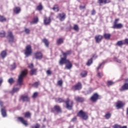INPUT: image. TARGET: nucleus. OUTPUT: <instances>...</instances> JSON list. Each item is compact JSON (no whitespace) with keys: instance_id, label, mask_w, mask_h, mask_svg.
<instances>
[{"instance_id":"37","label":"nucleus","mask_w":128,"mask_h":128,"mask_svg":"<svg viewBox=\"0 0 128 128\" xmlns=\"http://www.w3.org/2000/svg\"><path fill=\"white\" fill-rule=\"evenodd\" d=\"M8 82H9L10 84H12L14 82V80L13 78H10L8 80Z\"/></svg>"},{"instance_id":"61","label":"nucleus","mask_w":128,"mask_h":128,"mask_svg":"<svg viewBox=\"0 0 128 128\" xmlns=\"http://www.w3.org/2000/svg\"><path fill=\"white\" fill-rule=\"evenodd\" d=\"M76 117L73 118L72 120V122H76Z\"/></svg>"},{"instance_id":"26","label":"nucleus","mask_w":128,"mask_h":128,"mask_svg":"<svg viewBox=\"0 0 128 128\" xmlns=\"http://www.w3.org/2000/svg\"><path fill=\"white\" fill-rule=\"evenodd\" d=\"M63 43H64V40H62V38H60L57 40L56 44L58 46H60V44H63Z\"/></svg>"},{"instance_id":"21","label":"nucleus","mask_w":128,"mask_h":128,"mask_svg":"<svg viewBox=\"0 0 128 128\" xmlns=\"http://www.w3.org/2000/svg\"><path fill=\"white\" fill-rule=\"evenodd\" d=\"M1 113L3 118H6V109L2 108L1 109Z\"/></svg>"},{"instance_id":"33","label":"nucleus","mask_w":128,"mask_h":128,"mask_svg":"<svg viewBox=\"0 0 128 128\" xmlns=\"http://www.w3.org/2000/svg\"><path fill=\"white\" fill-rule=\"evenodd\" d=\"M123 44H124V42H122V40L118 41L116 44L118 46H122Z\"/></svg>"},{"instance_id":"38","label":"nucleus","mask_w":128,"mask_h":128,"mask_svg":"<svg viewBox=\"0 0 128 128\" xmlns=\"http://www.w3.org/2000/svg\"><path fill=\"white\" fill-rule=\"evenodd\" d=\"M87 74H88V72L86 71H84V72H82L81 73V76L82 78H86Z\"/></svg>"},{"instance_id":"3","label":"nucleus","mask_w":128,"mask_h":128,"mask_svg":"<svg viewBox=\"0 0 128 128\" xmlns=\"http://www.w3.org/2000/svg\"><path fill=\"white\" fill-rule=\"evenodd\" d=\"M78 116L81 118L82 120H86L88 118V112H84L82 110H80L78 113Z\"/></svg>"},{"instance_id":"46","label":"nucleus","mask_w":128,"mask_h":128,"mask_svg":"<svg viewBox=\"0 0 128 128\" xmlns=\"http://www.w3.org/2000/svg\"><path fill=\"white\" fill-rule=\"evenodd\" d=\"M58 84L60 86H62V80H60L58 82Z\"/></svg>"},{"instance_id":"41","label":"nucleus","mask_w":128,"mask_h":128,"mask_svg":"<svg viewBox=\"0 0 128 128\" xmlns=\"http://www.w3.org/2000/svg\"><path fill=\"white\" fill-rule=\"evenodd\" d=\"M20 88H14L12 89V92H18V90H20Z\"/></svg>"},{"instance_id":"30","label":"nucleus","mask_w":128,"mask_h":128,"mask_svg":"<svg viewBox=\"0 0 128 128\" xmlns=\"http://www.w3.org/2000/svg\"><path fill=\"white\" fill-rule=\"evenodd\" d=\"M42 42L46 46L47 48H48V46H49L48 41L46 38L43 39Z\"/></svg>"},{"instance_id":"56","label":"nucleus","mask_w":128,"mask_h":128,"mask_svg":"<svg viewBox=\"0 0 128 128\" xmlns=\"http://www.w3.org/2000/svg\"><path fill=\"white\" fill-rule=\"evenodd\" d=\"M96 14V10H92V12L91 14H92V16H94V14Z\"/></svg>"},{"instance_id":"6","label":"nucleus","mask_w":128,"mask_h":128,"mask_svg":"<svg viewBox=\"0 0 128 128\" xmlns=\"http://www.w3.org/2000/svg\"><path fill=\"white\" fill-rule=\"evenodd\" d=\"M82 83L80 82L76 84L72 87V88L74 92H76V90H82Z\"/></svg>"},{"instance_id":"15","label":"nucleus","mask_w":128,"mask_h":128,"mask_svg":"<svg viewBox=\"0 0 128 128\" xmlns=\"http://www.w3.org/2000/svg\"><path fill=\"white\" fill-rule=\"evenodd\" d=\"M59 19L60 20V22H64V20H66V14L64 13H62V14H59Z\"/></svg>"},{"instance_id":"22","label":"nucleus","mask_w":128,"mask_h":128,"mask_svg":"<svg viewBox=\"0 0 128 128\" xmlns=\"http://www.w3.org/2000/svg\"><path fill=\"white\" fill-rule=\"evenodd\" d=\"M93 60L92 58H91L90 59L88 60L86 63V64L88 66H90V65L92 64Z\"/></svg>"},{"instance_id":"64","label":"nucleus","mask_w":128,"mask_h":128,"mask_svg":"<svg viewBox=\"0 0 128 128\" xmlns=\"http://www.w3.org/2000/svg\"><path fill=\"white\" fill-rule=\"evenodd\" d=\"M126 116L128 117V108L127 110H126Z\"/></svg>"},{"instance_id":"29","label":"nucleus","mask_w":128,"mask_h":128,"mask_svg":"<svg viewBox=\"0 0 128 128\" xmlns=\"http://www.w3.org/2000/svg\"><path fill=\"white\" fill-rule=\"evenodd\" d=\"M0 56L2 58H4L6 56V50L2 51L0 54Z\"/></svg>"},{"instance_id":"62","label":"nucleus","mask_w":128,"mask_h":128,"mask_svg":"<svg viewBox=\"0 0 128 128\" xmlns=\"http://www.w3.org/2000/svg\"><path fill=\"white\" fill-rule=\"evenodd\" d=\"M128 44V38L125 39L124 44Z\"/></svg>"},{"instance_id":"19","label":"nucleus","mask_w":128,"mask_h":128,"mask_svg":"<svg viewBox=\"0 0 128 128\" xmlns=\"http://www.w3.org/2000/svg\"><path fill=\"white\" fill-rule=\"evenodd\" d=\"M72 68V64L70 62L69 60V62L66 64L65 68H66V70H70Z\"/></svg>"},{"instance_id":"48","label":"nucleus","mask_w":128,"mask_h":128,"mask_svg":"<svg viewBox=\"0 0 128 128\" xmlns=\"http://www.w3.org/2000/svg\"><path fill=\"white\" fill-rule=\"evenodd\" d=\"M53 10H56V12H58L60 10V9L58 8V7H56V6L52 8Z\"/></svg>"},{"instance_id":"14","label":"nucleus","mask_w":128,"mask_h":128,"mask_svg":"<svg viewBox=\"0 0 128 128\" xmlns=\"http://www.w3.org/2000/svg\"><path fill=\"white\" fill-rule=\"evenodd\" d=\"M102 36L101 35H98L95 36V40L96 42L98 44H99V42H102Z\"/></svg>"},{"instance_id":"57","label":"nucleus","mask_w":128,"mask_h":128,"mask_svg":"<svg viewBox=\"0 0 128 128\" xmlns=\"http://www.w3.org/2000/svg\"><path fill=\"white\" fill-rule=\"evenodd\" d=\"M120 20L119 19H116L114 22V24H118V22Z\"/></svg>"},{"instance_id":"32","label":"nucleus","mask_w":128,"mask_h":128,"mask_svg":"<svg viewBox=\"0 0 128 128\" xmlns=\"http://www.w3.org/2000/svg\"><path fill=\"white\" fill-rule=\"evenodd\" d=\"M114 82L112 80H108L107 82V86L109 87L114 86Z\"/></svg>"},{"instance_id":"60","label":"nucleus","mask_w":128,"mask_h":128,"mask_svg":"<svg viewBox=\"0 0 128 128\" xmlns=\"http://www.w3.org/2000/svg\"><path fill=\"white\" fill-rule=\"evenodd\" d=\"M2 82H3L2 78H0V86H2Z\"/></svg>"},{"instance_id":"11","label":"nucleus","mask_w":128,"mask_h":128,"mask_svg":"<svg viewBox=\"0 0 128 128\" xmlns=\"http://www.w3.org/2000/svg\"><path fill=\"white\" fill-rule=\"evenodd\" d=\"M90 100L93 102H96L98 100V94L97 93L94 94L90 98Z\"/></svg>"},{"instance_id":"27","label":"nucleus","mask_w":128,"mask_h":128,"mask_svg":"<svg viewBox=\"0 0 128 128\" xmlns=\"http://www.w3.org/2000/svg\"><path fill=\"white\" fill-rule=\"evenodd\" d=\"M105 40H110V34L105 33L104 34Z\"/></svg>"},{"instance_id":"17","label":"nucleus","mask_w":128,"mask_h":128,"mask_svg":"<svg viewBox=\"0 0 128 128\" xmlns=\"http://www.w3.org/2000/svg\"><path fill=\"white\" fill-rule=\"evenodd\" d=\"M122 106H124V104H122V102L118 101L116 103V108H117L118 110H120V108H122Z\"/></svg>"},{"instance_id":"58","label":"nucleus","mask_w":128,"mask_h":128,"mask_svg":"<svg viewBox=\"0 0 128 128\" xmlns=\"http://www.w3.org/2000/svg\"><path fill=\"white\" fill-rule=\"evenodd\" d=\"M98 3L100 4V6L101 4H104V0H98Z\"/></svg>"},{"instance_id":"7","label":"nucleus","mask_w":128,"mask_h":128,"mask_svg":"<svg viewBox=\"0 0 128 128\" xmlns=\"http://www.w3.org/2000/svg\"><path fill=\"white\" fill-rule=\"evenodd\" d=\"M68 62H70V60H66V57L64 56V58H61L59 64L60 66H62V64H66Z\"/></svg>"},{"instance_id":"53","label":"nucleus","mask_w":128,"mask_h":128,"mask_svg":"<svg viewBox=\"0 0 128 128\" xmlns=\"http://www.w3.org/2000/svg\"><path fill=\"white\" fill-rule=\"evenodd\" d=\"M33 86H34L35 88H37V86H38V82H36L33 84Z\"/></svg>"},{"instance_id":"35","label":"nucleus","mask_w":128,"mask_h":128,"mask_svg":"<svg viewBox=\"0 0 128 128\" xmlns=\"http://www.w3.org/2000/svg\"><path fill=\"white\" fill-rule=\"evenodd\" d=\"M42 3H40L39 5L37 6V9L38 10H42Z\"/></svg>"},{"instance_id":"16","label":"nucleus","mask_w":128,"mask_h":128,"mask_svg":"<svg viewBox=\"0 0 128 128\" xmlns=\"http://www.w3.org/2000/svg\"><path fill=\"white\" fill-rule=\"evenodd\" d=\"M20 99L22 100V102H30V97L28 95L21 96Z\"/></svg>"},{"instance_id":"50","label":"nucleus","mask_w":128,"mask_h":128,"mask_svg":"<svg viewBox=\"0 0 128 128\" xmlns=\"http://www.w3.org/2000/svg\"><path fill=\"white\" fill-rule=\"evenodd\" d=\"M114 61L116 62H118L119 64H120V62H122V61L118 59V58H114Z\"/></svg>"},{"instance_id":"51","label":"nucleus","mask_w":128,"mask_h":128,"mask_svg":"<svg viewBox=\"0 0 128 128\" xmlns=\"http://www.w3.org/2000/svg\"><path fill=\"white\" fill-rule=\"evenodd\" d=\"M32 96L33 98H36L38 96V92H35L33 94Z\"/></svg>"},{"instance_id":"24","label":"nucleus","mask_w":128,"mask_h":128,"mask_svg":"<svg viewBox=\"0 0 128 128\" xmlns=\"http://www.w3.org/2000/svg\"><path fill=\"white\" fill-rule=\"evenodd\" d=\"M38 18L36 17L34 18L33 20L30 22V24H38Z\"/></svg>"},{"instance_id":"34","label":"nucleus","mask_w":128,"mask_h":128,"mask_svg":"<svg viewBox=\"0 0 128 128\" xmlns=\"http://www.w3.org/2000/svg\"><path fill=\"white\" fill-rule=\"evenodd\" d=\"M30 116H32V114H30V112H26L24 113V117L26 118H30Z\"/></svg>"},{"instance_id":"55","label":"nucleus","mask_w":128,"mask_h":128,"mask_svg":"<svg viewBox=\"0 0 128 128\" xmlns=\"http://www.w3.org/2000/svg\"><path fill=\"white\" fill-rule=\"evenodd\" d=\"M102 76H103V74H100V72H98V73L97 76H98V78H102Z\"/></svg>"},{"instance_id":"54","label":"nucleus","mask_w":128,"mask_h":128,"mask_svg":"<svg viewBox=\"0 0 128 128\" xmlns=\"http://www.w3.org/2000/svg\"><path fill=\"white\" fill-rule=\"evenodd\" d=\"M46 73L47 74H48V76H50V74H52V71H50V70H48L46 72Z\"/></svg>"},{"instance_id":"31","label":"nucleus","mask_w":128,"mask_h":128,"mask_svg":"<svg viewBox=\"0 0 128 128\" xmlns=\"http://www.w3.org/2000/svg\"><path fill=\"white\" fill-rule=\"evenodd\" d=\"M110 116H112V114L110 112L106 114L104 116V118L106 120H109V118H110Z\"/></svg>"},{"instance_id":"39","label":"nucleus","mask_w":128,"mask_h":128,"mask_svg":"<svg viewBox=\"0 0 128 128\" xmlns=\"http://www.w3.org/2000/svg\"><path fill=\"white\" fill-rule=\"evenodd\" d=\"M6 36V32H4V31H1L0 32V36L1 38H4V37Z\"/></svg>"},{"instance_id":"63","label":"nucleus","mask_w":128,"mask_h":128,"mask_svg":"<svg viewBox=\"0 0 128 128\" xmlns=\"http://www.w3.org/2000/svg\"><path fill=\"white\" fill-rule=\"evenodd\" d=\"M128 128V126H121V128Z\"/></svg>"},{"instance_id":"2","label":"nucleus","mask_w":128,"mask_h":128,"mask_svg":"<svg viewBox=\"0 0 128 128\" xmlns=\"http://www.w3.org/2000/svg\"><path fill=\"white\" fill-rule=\"evenodd\" d=\"M28 74V70H22L18 76L17 82V86H22V80L24 76H26Z\"/></svg>"},{"instance_id":"8","label":"nucleus","mask_w":128,"mask_h":128,"mask_svg":"<svg viewBox=\"0 0 128 128\" xmlns=\"http://www.w3.org/2000/svg\"><path fill=\"white\" fill-rule=\"evenodd\" d=\"M18 120L21 124H24V126H28V121L24 120V118L18 117Z\"/></svg>"},{"instance_id":"1","label":"nucleus","mask_w":128,"mask_h":128,"mask_svg":"<svg viewBox=\"0 0 128 128\" xmlns=\"http://www.w3.org/2000/svg\"><path fill=\"white\" fill-rule=\"evenodd\" d=\"M56 102H64L66 104V108L67 110H70L72 109V104L73 102L72 100H70V99L68 98L66 101H64L62 98H59L58 100H56Z\"/></svg>"},{"instance_id":"40","label":"nucleus","mask_w":128,"mask_h":128,"mask_svg":"<svg viewBox=\"0 0 128 128\" xmlns=\"http://www.w3.org/2000/svg\"><path fill=\"white\" fill-rule=\"evenodd\" d=\"M73 28L74 30H76V32H78V30H80V28H78V26L76 24L74 25Z\"/></svg>"},{"instance_id":"42","label":"nucleus","mask_w":128,"mask_h":128,"mask_svg":"<svg viewBox=\"0 0 128 128\" xmlns=\"http://www.w3.org/2000/svg\"><path fill=\"white\" fill-rule=\"evenodd\" d=\"M122 126L118 124H115L114 126H112V128H120Z\"/></svg>"},{"instance_id":"36","label":"nucleus","mask_w":128,"mask_h":128,"mask_svg":"<svg viewBox=\"0 0 128 128\" xmlns=\"http://www.w3.org/2000/svg\"><path fill=\"white\" fill-rule=\"evenodd\" d=\"M6 18L0 16V22H6Z\"/></svg>"},{"instance_id":"25","label":"nucleus","mask_w":128,"mask_h":128,"mask_svg":"<svg viewBox=\"0 0 128 128\" xmlns=\"http://www.w3.org/2000/svg\"><path fill=\"white\" fill-rule=\"evenodd\" d=\"M36 70H38L37 69L33 68L31 69L30 74L31 76H34V74H36Z\"/></svg>"},{"instance_id":"47","label":"nucleus","mask_w":128,"mask_h":128,"mask_svg":"<svg viewBox=\"0 0 128 128\" xmlns=\"http://www.w3.org/2000/svg\"><path fill=\"white\" fill-rule=\"evenodd\" d=\"M40 124H36L35 126H32V128H40Z\"/></svg>"},{"instance_id":"9","label":"nucleus","mask_w":128,"mask_h":128,"mask_svg":"<svg viewBox=\"0 0 128 128\" xmlns=\"http://www.w3.org/2000/svg\"><path fill=\"white\" fill-rule=\"evenodd\" d=\"M56 111L57 112H62L60 107L58 106H55L54 108L51 109L52 112H54Z\"/></svg>"},{"instance_id":"23","label":"nucleus","mask_w":128,"mask_h":128,"mask_svg":"<svg viewBox=\"0 0 128 128\" xmlns=\"http://www.w3.org/2000/svg\"><path fill=\"white\" fill-rule=\"evenodd\" d=\"M14 12L15 14H20V8L19 7H16L14 8Z\"/></svg>"},{"instance_id":"43","label":"nucleus","mask_w":128,"mask_h":128,"mask_svg":"<svg viewBox=\"0 0 128 128\" xmlns=\"http://www.w3.org/2000/svg\"><path fill=\"white\" fill-rule=\"evenodd\" d=\"M106 62L104 61L102 64H100L99 66L97 68V70H100V68L102 67V64H104Z\"/></svg>"},{"instance_id":"5","label":"nucleus","mask_w":128,"mask_h":128,"mask_svg":"<svg viewBox=\"0 0 128 128\" xmlns=\"http://www.w3.org/2000/svg\"><path fill=\"white\" fill-rule=\"evenodd\" d=\"M7 38L10 44H12L14 40V36L12 32H8L7 35Z\"/></svg>"},{"instance_id":"4","label":"nucleus","mask_w":128,"mask_h":128,"mask_svg":"<svg viewBox=\"0 0 128 128\" xmlns=\"http://www.w3.org/2000/svg\"><path fill=\"white\" fill-rule=\"evenodd\" d=\"M32 54V46L30 45H28L26 48V50L24 52V54L26 58H28Z\"/></svg>"},{"instance_id":"44","label":"nucleus","mask_w":128,"mask_h":128,"mask_svg":"<svg viewBox=\"0 0 128 128\" xmlns=\"http://www.w3.org/2000/svg\"><path fill=\"white\" fill-rule=\"evenodd\" d=\"M12 70H14L16 68V62H14L11 65Z\"/></svg>"},{"instance_id":"20","label":"nucleus","mask_w":128,"mask_h":128,"mask_svg":"<svg viewBox=\"0 0 128 128\" xmlns=\"http://www.w3.org/2000/svg\"><path fill=\"white\" fill-rule=\"evenodd\" d=\"M75 100H76V102H82L84 100V98L80 96L76 97Z\"/></svg>"},{"instance_id":"12","label":"nucleus","mask_w":128,"mask_h":128,"mask_svg":"<svg viewBox=\"0 0 128 128\" xmlns=\"http://www.w3.org/2000/svg\"><path fill=\"white\" fill-rule=\"evenodd\" d=\"M52 22V20H50V17H49L48 18L45 17L44 18V24L45 26H48V24H50Z\"/></svg>"},{"instance_id":"18","label":"nucleus","mask_w":128,"mask_h":128,"mask_svg":"<svg viewBox=\"0 0 128 128\" xmlns=\"http://www.w3.org/2000/svg\"><path fill=\"white\" fill-rule=\"evenodd\" d=\"M128 90V83H125L120 89V92H124V90Z\"/></svg>"},{"instance_id":"10","label":"nucleus","mask_w":128,"mask_h":128,"mask_svg":"<svg viewBox=\"0 0 128 128\" xmlns=\"http://www.w3.org/2000/svg\"><path fill=\"white\" fill-rule=\"evenodd\" d=\"M34 56L36 60H42V54L40 52L34 53Z\"/></svg>"},{"instance_id":"52","label":"nucleus","mask_w":128,"mask_h":128,"mask_svg":"<svg viewBox=\"0 0 128 128\" xmlns=\"http://www.w3.org/2000/svg\"><path fill=\"white\" fill-rule=\"evenodd\" d=\"M112 2V0H104V4H110Z\"/></svg>"},{"instance_id":"13","label":"nucleus","mask_w":128,"mask_h":128,"mask_svg":"<svg viewBox=\"0 0 128 128\" xmlns=\"http://www.w3.org/2000/svg\"><path fill=\"white\" fill-rule=\"evenodd\" d=\"M122 28V24H114L113 26L112 27V28H117L118 30H120Z\"/></svg>"},{"instance_id":"28","label":"nucleus","mask_w":128,"mask_h":128,"mask_svg":"<svg viewBox=\"0 0 128 128\" xmlns=\"http://www.w3.org/2000/svg\"><path fill=\"white\" fill-rule=\"evenodd\" d=\"M62 54L64 56H65L66 58V56H68V54H72V51L68 50V51L66 52H62Z\"/></svg>"},{"instance_id":"45","label":"nucleus","mask_w":128,"mask_h":128,"mask_svg":"<svg viewBox=\"0 0 128 128\" xmlns=\"http://www.w3.org/2000/svg\"><path fill=\"white\" fill-rule=\"evenodd\" d=\"M24 32H26V34H29L30 30V29L26 28Z\"/></svg>"},{"instance_id":"59","label":"nucleus","mask_w":128,"mask_h":128,"mask_svg":"<svg viewBox=\"0 0 128 128\" xmlns=\"http://www.w3.org/2000/svg\"><path fill=\"white\" fill-rule=\"evenodd\" d=\"M80 10H84V8H86V6H80Z\"/></svg>"},{"instance_id":"49","label":"nucleus","mask_w":128,"mask_h":128,"mask_svg":"<svg viewBox=\"0 0 128 128\" xmlns=\"http://www.w3.org/2000/svg\"><path fill=\"white\" fill-rule=\"evenodd\" d=\"M28 66L29 68L32 70L34 68V64L32 63L31 64H29Z\"/></svg>"}]
</instances>
